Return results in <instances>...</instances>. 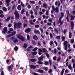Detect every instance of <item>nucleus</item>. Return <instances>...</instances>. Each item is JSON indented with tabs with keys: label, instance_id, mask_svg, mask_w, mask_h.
Returning <instances> with one entry per match:
<instances>
[{
	"label": "nucleus",
	"instance_id": "nucleus-1",
	"mask_svg": "<svg viewBox=\"0 0 75 75\" xmlns=\"http://www.w3.org/2000/svg\"><path fill=\"white\" fill-rule=\"evenodd\" d=\"M17 36L18 38L21 40V41H24L25 40V38L23 36L20 34L18 35Z\"/></svg>",
	"mask_w": 75,
	"mask_h": 75
},
{
	"label": "nucleus",
	"instance_id": "nucleus-2",
	"mask_svg": "<svg viewBox=\"0 0 75 75\" xmlns=\"http://www.w3.org/2000/svg\"><path fill=\"white\" fill-rule=\"evenodd\" d=\"M15 15L16 16V18L17 20L19 19L20 17V15L18 14V13L17 12V11H15Z\"/></svg>",
	"mask_w": 75,
	"mask_h": 75
},
{
	"label": "nucleus",
	"instance_id": "nucleus-3",
	"mask_svg": "<svg viewBox=\"0 0 75 75\" xmlns=\"http://www.w3.org/2000/svg\"><path fill=\"white\" fill-rule=\"evenodd\" d=\"M64 50L66 51H67V47H68V42H67V41L64 42Z\"/></svg>",
	"mask_w": 75,
	"mask_h": 75
},
{
	"label": "nucleus",
	"instance_id": "nucleus-4",
	"mask_svg": "<svg viewBox=\"0 0 75 75\" xmlns=\"http://www.w3.org/2000/svg\"><path fill=\"white\" fill-rule=\"evenodd\" d=\"M7 28L6 27H5L2 30L3 34H6V33H7Z\"/></svg>",
	"mask_w": 75,
	"mask_h": 75
},
{
	"label": "nucleus",
	"instance_id": "nucleus-5",
	"mask_svg": "<svg viewBox=\"0 0 75 75\" xmlns=\"http://www.w3.org/2000/svg\"><path fill=\"white\" fill-rule=\"evenodd\" d=\"M41 60H43V58L42 57H40L39 58V61H38V63L39 64H41L42 65V62H41Z\"/></svg>",
	"mask_w": 75,
	"mask_h": 75
},
{
	"label": "nucleus",
	"instance_id": "nucleus-6",
	"mask_svg": "<svg viewBox=\"0 0 75 75\" xmlns=\"http://www.w3.org/2000/svg\"><path fill=\"white\" fill-rule=\"evenodd\" d=\"M64 21H61V19H59L58 21V24H59L60 23L61 25H62V24L64 23Z\"/></svg>",
	"mask_w": 75,
	"mask_h": 75
},
{
	"label": "nucleus",
	"instance_id": "nucleus-7",
	"mask_svg": "<svg viewBox=\"0 0 75 75\" xmlns=\"http://www.w3.org/2000/svg\"><path fill=\"white\" fill-rule=\"evenodd\" d=\"M13 64H11V66H9L8 68V71H11L12 70V68H13Z\"/></svg>",
	"mask_w": 75,
	"mask_h": 75
},
{
	"label": "nucleus",
	"instance_id": "nucleus-8",
	"mask_svg": "<svg viewBox=\"0 0 75 75\" xmlns=\"http://www.w3.org/2000/svg\"><path fill=\"white\" fill-rule=\"evenodd\" d=\"M11 1V0H6L5 2L7 3L6 6L7 7H8L9 6V3H10V1Z\"/></svg>",
	"mask_w": 75,
	"mask_h": 75
},
{
	"label": "nucleus",
	"instance_id": "nucleus-9",
	"mask_svg": "<svg viewBox=\"0 0 75 75\" xmlns=\"http://www.w3.org/2000/svg\"><path fill=\"white\" fill-rule=\"evenodd\" d=\"M43 52V51H42V50L41 49L39 48L38 50V54L39 55H41L42 54V53Z\"/></svg>",
	"mask_w": 75,
	"mask_h": 75
},
{
	"label": "nucleus",
	"instance_id": "nucleus-10",
	"mask_svg": "<svg viewBox=\"0 0 75 75\" xmlns=\"http://www.w3.org/2000/svg\"><path fill=\"white\" fill-rule=\"evenodd\" d=\"M34 32L35 34H38L39 35L40 34V32L38 30H34Z\"/></svg>",
	"mask_w": 75,
	"mask_h": 75
},
{
	"label": "nucleus",
	"instance_id": "nucleus-11",
	"mask_svg": "<svg viewBox=\"0 0 75 75\" xmlns=\"http://www.w3.org/2000/svg\"><path fill=\"white\" fill-rule=\"evenodd\" d=\"M64 16V14L63 12H62L60 14V17L59 18V19H62V18H63Z\"/></svg>",
	"mask_w": 75,
	"mask_h": 75
},
{
	"label": "nucleus",
	"instance_id": "nucleus-12",
	"mask_svg": "<svg viewBox=\"0 0 75 75\" xmlns=\"http://www.w3.org/2000/svg\"><path fill=\"white\" fill-rule=\"evenodd\" d=\"M60 31V29L59 28L58 30L56 28H54V31L55 32V33H56L58 34V31Z\"/></svg>",
	"mask_w": 75,
	"mask_h": 75
},
{
	"label": "nucleus",
	"instance_id": "nucleus-13",
	"mask_svg": "<svg viewBox=\"0 0 75 75\" xmlns=\"http://www.w3.org/2000/svg\"><path fill=\"white\" fill-rule=\"evenodd\" d=\"M30 31H31V29L30 28H27L25 30V32L27 33H29Z\"/></svg>",
	"mask_w": 75,
	"mask_h": 75
},
{
	"label": "nucleus",
	"instance_id": "nucleus-14",
	"mask_svg": "<svg viewBox=\"0 0 75 75\" xmlns=\"http://www.w3.org/2000/svg\"><path fill=\"white\" fill-rule=\"evenodd\" d=\"M30 67L31 69H35L36 68V66L34 65H31L30 66Z\"/></svg>",
	"mask_w": 75,
	"mask_h": 75
},
{
	"label": "nucleus",
	"instance_id": "nucleus-15",
	"mask_svg": "<svg viewBox=\"0 0 75 75\" xmlns=\"http://www.w3.org/2000/svg\"><path fill=\"white\" fill-rule=\"evenodd\" d=\"M43 7H44V8L46 9L48 8V6H47V4H43Z\"/></svg>",
	"mask_w": 75,
	"mask_h": 75
},
{
	"label": "nucleus",
	"instance_id": "nucleus-16",
	"mask_svg": "<svg viewBox=\"0 0 75 75\" xmlns=\"http://www.w3.org/2000/svg\"><path fill=\"white\" fill-rule=\"evenodd\" d=\"M17 8L18 10H21V5H18L17 7Z\"/></svg>",
	"mask_w": 75,
	"mask_h": 75
},
{
	"label": "nucleus",
	"instance_id": "nucleus-17",
	"mask_svg": "<svg viewBox=\"0 0 75 75\" xmlns=\"http://www.w3.org/2000/svg\"><path fill=\"white\" fill-rule=\"evenodd\" d=\"M33 38L35 40H38V37L36 35H35L33 36Z\"/></svg>",
	"mask_w": 75,
	"mask_h": 75
},
{
	"label": "nucleus",
	"instance_id": "nucleus-18",
	"mask_svg": "<svg viewBox=\"0 0 75 75\" xmlns=\"http://www.w3.org/2000/svg\"><path fill=\"white\" fill-rule=\"evenodd\" d=\"M16 32L15 31H14L12 33V34H11V35H12V36H13V35H16Z\"/></svg>",
	"mask_w": 75,
	"mask_h": 75
},
{
	"label": "nucleus",
	"instance_id": "nucleus-19",
	"mask_svg": "<svg viewBox=\"0 0 75 75\" xmlns=\"http://www.w3.org/2000/svg\"><path fill=\"white\" fill-rule=\"evenodd\" d=\"M55 11L56 13H58L59 12V10H58V7H56Z\"/></svg>",
	"mask_w": 75,
	"mask_h": 75
},
{
	"label": "nucleus",
	"instance_id": "nucleus-20",
	"mask_svg": "<svg viewBox=\"0 0 75 75\" xmlns=\"http://www.w3.org/2000/svg\"><path fill=\"white\" fill-rule=\"evenodd\" d=\"M37 54V52L35 51V52H32V55H35Z\"/></svg>",
	"mask_w": 75,
	"mask_h": 75
},
{
	"label": "nucleus",
	"instance_id": "nucleus-21",
	"mask_svg": "<svg viewBox=\"0 0 75 75\" xmlns=\"http://www.w3.org/2000/svg\"><path fill=\"white\" fill-rule=\"evenodd\" d=\"M71 29H73L74 27V24L73 22H71Z\"/></svg>",
	"mask_w": 75,
	"mask_h": 75
},
{
	"label": "nucleus",
	"instance_id": "nucleus-22",
	"mask_svg": "<svg viewBox=\"0 0 75 75\" xmlns=\"http://www.w3.org/2000/svg\"><path fill=\"white\" fill-rule=\"evenodd\" d=\"M22 25L21 23H18V28H20L21 27V25Z\"/></svg>",
	"mask_w": 75,
	"mask_h": 75
},
{
	"label": "nucleus",
	"instance_id": "nucleus-23",
	"mask_svg": "<svg viewBox=\"0 0 75 75\" xmlns=\"http://www.w3.org/2000/svg\"><path fill=\"white\" fill-rule=\"evenodd\" d=\"M3 10L5 12H6V11L7 10V8H6L5 7H3Z\"/></svg>",
	"mask_w": 75,
	"mask_h": 75
},
{
	"label": "nucleus",
	"instance_id": "nucleus-24",
	"mask_svg": "<svg viewBox=\"0 0 75 75\" xmlns=\"http://www.w3.org/2000/svg\"><path fill=\"white\" fill-rule=\"evenodd\" d=\"M69 37L70 38H71L72 37V33H71V31L69 32Z\"/></svg>",
	"mask_w": 75,
	"mask_h": 75
},
{
	"label": "nucleus",
	"instance_id": "nucleus-25",
	"mask_svg": "<svg viewBox=\"0 0 75 75\" xmlns=\"http://www.w3.org/2000/svg\"><path fill=\"white\" fill-rule=\"evenodd\" d=\"M64 71H65V69H63L61 72V75H63L64 73Z\"/></svg>",
	"mask_w": 75,
	"mask_h": 75
},
{
	"label": "nucleus",
	"instance_id": "nucleus-26",
	"mask_svg": "<svg viewBox=\"0 0 75 75\" xmlns=\"http://www.w3.org/2000/svg\"><path fill=\"white\" fill-rule=\"evenodd\" d=\"M71 20H74L75 19V16H71Z\"/></svg>",
	"mask_w": 75,
	"mask_h": 75
},
{
	"label": "nucleus",
	"instance_id": "nucleus-27",
	"mask_svg": "<svg viewBox=\"0 0 75 75\" xmlns=\"http://www.w3.org/2000/svg\"><path fill=\"white\" fill-rule=\"evenodd\" d=\"M42 50H43V52H44V53H46V52H47V50H46V49L43 48V49Z\"/></svg>",
	"mask_w": 75,
	"mask_h": 75
},
{
	"label": "nucleus",
	"instance_id": "nucleus-28",
	"mask_svg": "<svg viewBox=\"0 0 75 75\" xmlns=\"http://www.w3.org/2000/svg\"><path fill=\"white\" fill-rule=\"evenodd\" d=\"M38 72H40V73H41L42 74V73L44 72V71H43V70H38Z\"/></svg>",
	"mask_w": 75,
	"mask_h": 75
},
{
	"label": "nucleus",
	"instance_id": "nucleus-29",
	"mask_svg": "<svg viewBox=\"0 0 75 75\" xmlns=\"http://www.w3.org/2000/svg\"><path fill=\"white\" fill-rule=\"evenodd\" d=\"M29 23H30V24L31 25H34V23L33 22H32V20H30L29 21Z\"/></svg>",
	"mask_w": 75,
	"mask_h": 75
},
{
	"label": "nucleus",
	"instance_id": "nucleus-30",
	"mask_svg": "<svg viewBox=\"0 0 75 75\" xmlns=\"http://www.w3.org/2000/svg\"><path fill=\"white\" fill-rule=\"evenodd\" d=\"M18 40L17 39H15L14 40H13V42L14 43H16V42H18Z\"/></svg>",
	"mask_w": 75,
	"mask_h": 75
},
{
	"label": "nucleus",
	"instance_id": "nucleus-31",
	"mask_svg": "<svg viewBox=\"0 0 75 75\" xmlns=\"http://www.w3.org/2000/svg\"><path fill=\"white\" fill-rule=\"evenodd\" d=\"M62 41H65V36H62Z\"/></svg>",
	"mask_w": 75,
	"mask_h": 75
},
{
	"label": "nucleus",
	"instance_id": "nucleus-32",
	"mask_svg": "<svg viewBox=\"0 0 75 75\" xmlns=\"http://www.w3.org/2000/svg\"><path fill=\"white\" fill-rule=\"evenodd\" d=\"M14 50L15 51H17L18 50V48L16 46L14 48Z\"/></svg>",
	"mask_w": 75,
	"mask_h": 75
},
{
	"label": "nucleus",
	"instance_id": "nucleus-33",
	"mask_svg": "<svg viewBox=\"0 0 75 75\" xmlns=\"http://www.w3.org/2000/svg\"><path fill=\"white\" fill-rule=\"evenodd\" d=\"M30 61L31 62H34L36 61V60L35 59H30Z\"/></svg>",
	"mask_w": 75,
	"mask_h": 75
},
{
	"label": "nucleus",
	"instance_id": "nucleus-34",
	"mask_svg": "<svg viewBox=\"0 0 75 75\" xmlns=\"http://www.w3.org/2000/svg\"><path fill=\"white\" fill-rule=\"evenodd\" d=\"M30 2L31 4H35V1H30Z\"/></svg>",
	"mask_w": 75,
	"mask_h": 75
},
{
	"label": "nucleus",
	"instance_id": "nucleus-35",
	"mask_svg": "<svg viewBox=\"0 0 75 75\" xmlns=\"http://www.w3.org/2000/svg\"><path fill=\"white\" fill-rule=\"evenodd\" d=\"M37 50H38V48L37 47H36L34 49H33L32 50L33 51H37Z\"/></svg>",
	"mask_w": 75,
	"mask_h": 75
},
{
	"label": "nucleus",
	"instance_id": "nucleus-36",
	"mask_svg": "<svg viewBox=\"0 0 75 75\" xmlns=\"http://www.w3.org/2000/svg\"><path fill=\"white\" fill-rule=\"evenodd\" d=\"M27 38L28 40H30V35H27Z\"/></svg>",
	"mask_w": 75,
	"mask_h": 75
},
{
	"label": "nucleus",
	"instance_id": "nucleus-37",
	"mask_svg": "<svg viewBox=\"0 0 75 75\" xmlns=\"http://www.w3.org/2000/svg\"><path fill=\"white\" fill-rule=\"evenodd\" d=\"M48 21L49 22H50V23H52V18H50L49 19H48Z\"/></svg>",
	"mask_w": 75,
	"mask_h": 75
},
{
	"label": "nucleus",
	"instance_id": "nucleus-38",
	"mask_svg": "<svg viewBox=\"0 0 75 75\" xmlns=\"http://www.w3.org/2000/svg\"><path fill=\"white\" fill-rule=\"evenodd\" d=\"M67 15L68 16H70V14H69V11H67L66 12Z\"/></svg>",
	"mask_w": 75,
	"mask_h": 75
},
{
	"label": "nucleus",
	"instance_id": "nucleus-39",
	"mask_svg": "<svg viewBox=\"0 0 75 75\" xmlns=\"http://www.w3.org/2000/svg\"><path fill=\"white\" fill-rule=\"evenodd\" d=\"M10 17L9 16L6 19V21H8L9 20H10Z\"/></svg>",
	"mask_w": 75,
	"mask_h": 75
},
{
	"label": "nucleus",
	"instance_id": "nucleus-40",
	"mask_svg": "<svg viewBox=\"0 0 75 75\" xmlns=\"http://www.w3.org/2000/svg\"><path fill=\"white\" fill-rule=\"evenodd\" d=\"M61 58L60 57H59L57 59V61H60Z\"/></svg>",
	"mask_w": 75,
	"mask_h": 75
},
{
	"label": "nucleus",
	"instance_id": "nucleus-41",
	"mask_svg": "<svg viewBox=\"0 0 75 75\" xmlns=\"http://www.w3.org/2000/svg\"><path fill=\"white\" fill-rule=\"evenodd\" d=\"M49 14V11L47 10L46 11V14L47 16H48V14Z\"/></svg>",
	"mask_w": 75,
	"mask_h": 75
},
{
	"label": "nucleus",
	"instance_id": "nucleus-42",
	"mask_svg": "<svg viewBox=\"0 0 75 75\" xmlns=\"http://www.w3.org/2000/svg\"><path fill=\"white\" fill-rule=\"evenodd\" d=\"M52 72V70L51 69H50L49 71H48V73L51 74V72Z\"/></svg>",
	"mask_w": 75,
	"mask_h": 75
},
{
	"label": "nucleus",
	"instance_id": "nucleus-43",
	"mask_svg": "<svg viewBox=\"0 0 75 75\" xmlns=\"http://www.w3.org/2000/svg\"><path fill=\"white\" fill-rule=\"evenodd\" d=\"M68 68L70 69H72V67H71V65L69 64L68 66Z\"/></svg>",
	"mask_w": 75,
	"mask_h": 75
},
{
	"label": "nucleus",
	"instance_id": "nucleus-44",
	"mask_svg": "<svg viewBox=\"0 0 75 75\" xmlns=\"http://www.w3.org/2000/svg\"><path fill=\"white\" fill-rule=\"evenodd\" d=\"M53 41L52 40L50 41V45H51H51H52V44H53Z\"/></svg>",
	"mask_w": 75,
	"mask_h": 75
},
{
	"label": "nucleus",
	"instance_id": "nucleus-45",
	"mask_svg": "<svg viewBox=\"0 0 75 75\" xmlns=\"http://www.w3.org/2000/svg\"><path fill=\"white\" fill-rule=\"evenodd\" d=\"M27 44H25V43H24V45H23V47L24 48H27Z\"/></svg>",
	"mask_w": 75,
	"mask_h": 75
},
{
	"label": "nucleus",
	"instance_id": "nucleus-46",
	"mask_svg": "<svg viewBox=\"0 0 75 75\" xmlns=\"http://www.w3.org/2000/svg\"><path fill=\"white\" fill-rule=\"evenodd\" d=\"M35 27L36 28H39L40 27V25H36L35 26Z\"/></svg>",
	"mask_w": 75,
	"mask_h": 75
},
{
	"label": "nucleus",
	"instance_id": "nucleus-47",
	"mask_svg": "<svg viewBox=\"0 0 75 75\" xmlns=\"http://www.w3.org/2000/svg\"><path fill=\"white\" fill-rule=\"evenodd\" d=\"M54 42L56 44V46H57L58 45V43H57V42L56 41V40H54Z\"/></svg>",
	"mask_w": 75,
	"mask_h": 75
},
{
	"label": "nucleus",
	"instance_id": "nucleus-48",
	"mask_svg": "<svg viewBox=\"0 0 75 75\" xmlns=\"http://www.w3.org/2000/svg\"><path fill=\"white\" fill-rule=\"evenodd\" d=\"M45 65H48V64H49V63H48V62L47 61H46L45 62Z\"/></svg>",
	"mask_w": 75,
	"mask_h": 75
},
{
	"label": "nucleus",
	"instance_id": "nucleus-49",
	"mask_svg": "<svg viewBox=\"0 0 75 75\" xmlns=\"http://www.w3.org/2000/svg\"><path fill=\"white\" fill-rule=\"evenodd\" d=\"M46 55L47 56V58H50V55H49V54H48L46 53Z\"/></svg>",
	"mask_w": 75,
	"mask_h": 75
},
{
	"label": "nucleus",
	"instance_id": "nucleus-50",
	"mask_svg": "<svg viewBox=\"0 0 75 75\" xmlns=\"http://www.w3.org/2000/svg\"><path fill=\"white\" fill-rule=\"evenodd\" d=\"M40 31L41 32V33H43V32H44V30H43V29L41 28H40Z\"/></svg>",
	"mask_w": 75,
	"mask_h": 75
},
{
	"label": "nucleus",
	"instance_id": "nucleus-51",
	"mask_svg": "<svg viewBox=\"0 0 75 75\" xmlns=\"http://www.w3.org/2000/svg\"><path fill=\"white\" fill-rule=\"evenodd\" d=\"M16 26H17V23H16V22H15L14 23V27L15 28L16 27Z\"/></svg>",
	"mask_w": 75,
	"mask_h": 75
},
{
	"label": "nucleus",
	"instance_id": "nucleus-52",
	"mask_svg": "<svg viewBox=\"0 0 75 75\" xmlns=\"http://www.w3.org/2000/svg\"><path fill=\"white\" fill-rule=\"evenodd\" d=\"M4 17V15H0V17H1L2 18H3Z\"/></svg>",
	"mask_w": 75,
	"mask_h": 75
},
{
	"label": "nucleus",
	"instance_id": "nucleus-53",
	"mask_svg": "<svg viewBox=\"0 0 75 75\" xmlns=\"http://www.w3.org/2000/svg\"><path fill=\"white\" fill-rule=\"evenodd\" d=\"M24 12H25L24 9H23L21 11V14H23V13H24Z\"/></svg>",
	"mask_w": 75,
	"mask_h": 75
},
{
	"label": "nucleus",
	"instance_id": "nucleus-54",
	"mask_svg": "<svg viewBox=\"0 0 75 75\" xmlns=\"http://www.w3.org/2000/svg\"><path fill=\"white\" fill-rule=\"evenodd\" d=\"M66 19L67 20V22L69 23V18H68V16H67Z\"/></svg>",
	"mask_w": 75,
	"mask_h": 75
},
{
	"label": "nucleus",
	"instance_id": "nucleus-55",
	"mask_svg": "<svg viewBox=\"0 0 75 75\" xmlns=\"http://www.w3.org/2000/svg\"><path fill=\"white\" fill-rule=\"evenodd\" d=\"M66 32H67V29H64L63 31L64 34H66Z\"/></svg>",
	"mask_w": 75,
	"mask_h": 75
},
{
	"label": "nucleus",
	"instance_id": "nucleus-56",
	"mask_svg": "<svg viewBox=\"0 0 75 75\" xmlns=\"http://www.w3.org/2000/svg\"><path fill=\"white\" fill-rule=\"evenodd\" d=\"M47 25H48L49 26H50L51 25V23L49 22H48L47 23Z\"/></svg>",
	"mask_w": 75,
	"mask_h": 75
},
{
	"label": "nucleus",
	"instance_id": "nucleus-57",
	"mask_svg": "<svg viewBox=\"0 0 75 75\" xmlns=\"http://www.w3.org/2000/svg\"><path fill=\"white\" fill-rule=\"evenodd\" d=\"M30 18H32V19H33V18H34V16L33 15H32L30 16Z\"/></svg>",
	"mask_w": 75,
	"mask_h": 75
},
{
	"label": "nucleus",
	"instance_id": "nucleus-58",
	"mask_svg": "<svg viewBox=\"0 0 75 75\" xmlns=\"http://www.w3.org/2000/svg\"><path fill=\"white\" fill-rule=\"evenodd\" d=\"M53 59L54 61H55V60H56L57 59V57H56V56L54 57Z\"/></svg>",
	"mask_w": 75,
	"mask_h": 75
},
{
	"label": "nucleus",
	"instance_id": "nucleus-59",
	"mask_svg": "<svg viewBox=\"0 0 75 75\" xmlns=\"http://www.w3.org/2000/svg\"><path fill=\"white\" fill-rule=\"evenodd\" d=\"M50 36L51 38H52L53 37V36H52V34L51 33H50Z\"/></svg>",
	"mask_w": 75,
	"mask_h": 75
},
{
	"label": "nucleus",
	"instance_id": "nucleus-60",
	"mask_svg": "<svg viewBox=\"0 0 75 75\" xmlns=\"http://www.w3.org/2000/svg\"><path fill=\"white\" fill-rule=\"evenodd\" d=\"M42 12H43V13H45L46 11L45 9H42Z\"/></svg>",
	"mask_w": 75,
	"mask_h": 75
},
{
	"label": "nucleus",
	"instance_id": "nucleus-61",
	"mask_svg": "<svg viewBox=\"0 0 75 75\" xmlns=\"http://www.w3.org/2000/svg\"><path fill=\"white\" fill-rule=\"evenodd\" d=\"M21 6H23V7H24L25 6V5H24V4H23V2H21Z\"/></svg>",
	"mask_w": 75,
	"mask_h": 75
},
{
	"label": "nucleus",
	"instance_id": "nucleus-62",
	"mask_svg": "<svg viewBox=\"0 0 75 75\" xmlns=\"http://www.w3.org/2000/svg\"><path fill=\"white\" fill-rule=\"evenodd\" d=\"M52 10H55V7L54 6H52Z\"/></svg>",
	"mask_w": 75,
	"mask_h": 75
},
{
	"label": "nucleus",
	"instance_id": "nucleus-63",
	"mask_svg": "<svg viewBox=\"0 0 75 75\" xmlns=\"http://www.w3.org/2000/svg\"><path fill=\"white\" fill-rule=\"evenodd\" d=\"M1 75H4V72L3 71H2L1 74Z\"/></svg>",
	"mask_w": 75,
	"mask_h": 75
},
{
	"label": "nucleus",
	"instance_id": "nucleus-64",
	"mask_svg": "<svg viewBox=\"0 0 75 75\" xmlns=\"http://www.w3.org/2000/svg\"><path fill=\"white\" fill-rule=\"evenodd\" d=\"M26 16H27V17H28V16H29L28 12V11L26 12Z\"/></svg>",
	"mask_w": 75,
	"mask_h": 75
}]
</instances>
